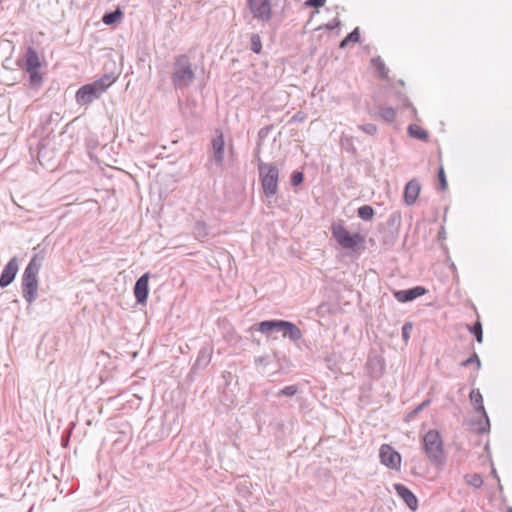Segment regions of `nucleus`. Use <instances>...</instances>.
Returning <instances> with one entry per match:
<instances>
[{
    "mask_svg": "<svg viewBox=\"0 0 512 512\" xmlns=\"http://www.w3.org/2000/svg\"><path fill=\"white\" fill-rule=\"evenodd\" d=\"M43 257L34 255L22 275V295L27 303H33L38 296V273Z\"/></svg>",
    "mask_w": 512,
    "mask_h": 512,
    "instance_id": "f257e3e1",
    "label": "nucleus"
},
{
    "mask_svg": "<svg viewBox=\"0 0 512 512\" xmlns=\"http://www.w3.org/2000/svg\"><path fill=\"white\" fill-rule=\"evenodd\" d=\"M195 78L192 64L187 55H178L174 59L173 72L171 76L172 84L176 89L189 87Z\"/></svg>",
    "mask_w": 512,
    "mask_h": 512,
    "instance_id": "f03ea898",
    "label": "nucleus"
},
{
    "mask_svg": "<svg viewBox=\"0 0 512 512\" xmlns=\"http://www.w3.org/2000/svg\"><path fill=\"white\" fill-rule=\"evenodd\" d=\"M423 451L429 461L435 465L444 462V445L440 433L431 429L422 438Z\"/></svg>",
    "mask_w": 512,
    "mask_h": 512,
    "instance_id": "7ed1b4c3",
    "label": "nucleus"
},
{
    "mask_svg": "<svg viewBox=\"0 0 512 512\" xmlns=\"http://www.w3.org/2000/svg\"><path fill=\"white\" fill-rule=\"evenodd\" d=\"M113 83L109 76H105L90 84H86L76 92V101L80 105H88L98 99L106 89Z\"/></svg>",
    "mask_w": 512,
    "mask_h": 512,
    "instance_id": "20e7f679",
    "label": "nucleus"
},
{
    "mask_svg": "<svg viewBox=\"0 0 512 512\" xmlns=\"http://www.w3.org/2000/svg\"><path fill=\"white\" fill-rule=\"evenodd\" d=\"M18 65L28 73L30 86L33 88L40 87L43 82L42 74L39 72L41 63L34 48L28 47L24 57L18 60Z\"/></svg>",
    "mask_w": 512,
    "mask_h": 512,
    "instance_id": "39448f33",
    "label": "nucleus"
},
{
    "mask_svg": "<svg viewBox=\"0 0 512 512\" xmlns=\"http://www.w3.org/2000/svg\"><path fill=\"white\" fill-rule=\"evenodd\" d=\"M258 172L265 196H274L278 192L279 169L273 163L258 159Z\"/></svg>",
    "mask_w": 512,
    "mask_h": 512,
    "instance_id": "423d86ee",
    "label": "nucleus"
},
{
    "mask_svg": "<svg viewBox=\"0 0 512 512\" xmlns=\"http://www.w3.org/2000/svg\"><path fill=\"white\" fill-rule=\"evenodd\" d=\"M331 233L337 243L344 249H356L365 241L359 233L350 234L341 223L332 224Z\"/></svg>",
    "mask_w": 512,
    "mask_h": 512,
    "instance_id": "0eeeda50",
    "label": "nucleus"
},
{
    "mask_svg": "<svg viewBox=\"0 0 512 512\" xmlns=\"http://www.w3.org/2000/svg\"><path fill=\"white\" fill-rule=\"evenodd\" d=\"M248 7L254 18L262 22H268L272 18L270 0H247Z\"/></svg>",
    "mask_w": 512,
    "mask_h": 512,
    "instance_id": "6e6552de",
    "label": "nucleus"
},
{
    "mask_svg": "<svg viewBox=\"0 0 512 512\" xmlns=\"http://www.w3.org/2000/svg\"><path fill=\"white\" fill-rule=\"evenodd\" d=\"M380 461L386 467L399 470L401 467V455L389 444H383L379 450Z\"/></svg>",
    "mask_w": 512,
    "mask_h": 512,
    "instance_id": "1a4fd4ad",
    "label": "nucleus"
},
{
    "mask_svg": "<svg viewBox=\"0 0 512 512\" xmlns=\"http://www.w3.org/2000/svg\"><path fill=\"white\" fill-rule=\"evenodd\" d=\"M470 400L472 404L475 406V409L477 412H479L484 420L479 422L478 432L479 433H485L490 428V422L488 415L485 411L484 405H483V398L482 394L479 390H472L470 393Z\"/></svg>",
    "mask_w": 512,
    "mask_h": 512,
    "instance_id": "9d476101",
    "label": "nucleus"
},
{
    "mask_svg": "<svg viewBox=\"0 0 512 512\" xmlns=\"http://www.w3.org/2000/svg\"><path fill=\"white\" fill-rule=\"evenodd\" d=\"M286 323L287 321L285 320H266L253 325L251 329H257L263 334H268L271 332H282L284 335Z\"/></svg>",
    "mask_w": 512,
    "mask_h": 512,
    "instance_id": "9b49d317",
    "label": "nucleus"
},
{
    "mask_svg": "<svg viewBox=\"0 0 512 512\" xmlns=\"http://www.w3.org/2000/svg\"><path fill=\"white\" fill-rule=\"evenodd\" d=\"M18 272V262L15 257L5 265L0 276V287L5 288L12 283Z\"/></svg>",
    "mask_w": 512,
    "mask_h": 512,
    "instance_id": "f8f14e48",
    "label": "nucleus"
},
{
    "mask_svg": "<svg viewBox=\"0 0 512 512\" xmlns=\"http://www.w3.org/2000/svg\"><path fill=\"white\" fill-rule=\"evenodd\" d=\"M150 275L149 273L143 274L135 283L134 286V295L138 303L143 304L146 302L149 288H148V282H149Z\"/></svg>",
    "mask_w": 512,
    "mask_h": 512,
    "instance_id": "ddd939ff",
    "label": "nucleus"
},
{
    "mask_svg": "<svg viewBox=\"0 0 512 512\" xmlns=\"http://www.w3.org/2000/svg\"><path fill=\"white\" fill-rule=\"evenodd\" d=\"M427 290L422 286H416L408 290H397L393 292L395 299L399 302H409L424 294Z\"/></svg>",
    "mask_w": 512,
    "mask_h": 512,
    "instance_id": "4468645a",
    "label": "nucleus"
},
{
    "mask_svg": "<svg viewBox=\"0 0 512 512\" xmlns=\"http://www.w3.org/2000/svg\"><path fill=\"white\" fill-rule=\"evenodd\" d=\"M212 152H213V160L217 166H222L224 162V137L220 132L217 136L212 139Z\"/></svg>",
    "mask_w": 512,
    "mask_h": 512,
    "instance_id": "2eb2a0df",
    "label": "nucleus"
},
{
    "mask_svg": "<svg viewBox=\"0 0 512 512\" xmlns=\"http://www.w3.org/2000/svg\"><path fill=\"white\" fill-rule=\"evenodd\" d=\"M394 489L406 505L413 511L418 508V500L416 496L403 484H395Z\"/></svg>",
    "mask_w": 512,
    "mask_h": 512,
    "instance_id": "dca6fc26",
    "label": "nucleus"
},
{
    "mask_svg": "<svg viewBox=\"0 0 512 512\" xmlns=\"http://www.w3.org/2000/svg\"><path fill=\"white\" fill-rule=\"evenodd\" d=\"M420 189H421V187L417 180H415V179L410 180L406 184L405 189H404V195H403L404 202L409 206L413 205L419 196Z\"/></svg>",
    "mask_w": 512,
    "mask_h": 512,
    "instance_id": "f3484780",
    "label": "nucleus"
},
{
    "mask_svg": "<svg viewBox=\"0 0 512 512\" xmlns=\"http://www.w3.org/2000/svg\"><path fill=\"white\" fill-rule=\"evenodd\" d=\"M212 358V347L203 346L198 354V357L195 361V366L198 368H205L211 361Z\"/></svg>",
    "mask_w": 512,
    "mask_h": 512,
    "instance_id": "a211bd4d",
    "label": "nucleus"
},
{
    "mask_svg": "<svg viewBox=\"0 0 512 512\" xmlns=\"http://www.w3.org/2000/svg\"><path fill=\"white\" fill-rule=\"evenodd\" d=\"M407 132L410 137L421 141H427L429 137L427 131L416 124L409 125Z\"/></svg>",
    "mask_w": 512,
    "mask_h": 512,
    "instance_id": "6ab92c4d",
    "label": "nucleus"
},
{
    "mask_svg": "<svg viewBox=\"0 0 512 512\" xmlns=\"http://www.w3.org/2000/svg\"><path fill=\"white\" fill-rule=\"evenodd\" d=\"M283 337H287L292 341H297L301 339L302 332L294 323L287 321Z\"/></svg>",
    "mask_w": 512,
    "mask_h": 512,
    "instance_id": "aec40b11",
    "label": "nucleus"
},
{
    "mask_svg": "<svg viewBox=\"0 0 512 512\" xmlns=\"http://www.w3.org/2000/svg\"><path fill=\"white\" fill-rule=\"evenodd\" d=\"M193 232H194L195 237L198 240L205 239L209 234L208 227H207L206 223L202 222V221H197L195 223Z\"/></svg>",
    "mask_w": 512,
    "mask_h": 512,
    "instance_id": "412c9836",
    "label": "nucleus"
},
{
    "mask_svg": "<svg viewBox=\"0 0 512 512\" xmlns=\"http://www.w3.org/2000/svg\"><path fill=\"white\" fill-rule=\"evenodd\" d=\"M379 116L388 123H391L396 118V110L392 107H380L378 111Z\"/></svg>",
    "mask_w": 512,
    "mask_h": 512,
    "instance_id": "4be33fe9",
    "label": "nucleus"
},
{
    "mask_svg": "<svg viewBox=\"0 0 512 512\" xmlns=\"http://www.w3.org/2000/svg\"><path fill=\"white\" fill-rule=\"evenodd\" d=\"M122 15H123L122 11L120 9H117L113 12L106 13L103 16L102 21L106 25H112V24L116 23L118 20H120Z\"/></svg>",
    "mask_w": 512,
    "mask_h": 512,
    "instance_id": "5701e85b",
    "label": "nucleus"
},
{
    "mask_svg": "<svg viewBox=\"0 0 512 512\" xmlns=\"http://www.w3.org/2000/svg\"><path fill=\"white\" fill-rule=\"evenodd\" d=\"M358 216L365 221H369L374 216V209L369 205H363L358 208Z\"/></svg>",
    "mask_w": 512,
    "mask_h": 512,
    "instance_id": "b1692460",
    "label": "nucleus"
},
{
    "mask_svg": "<svg viewBox=\"0 0 512 512\" xmlns=\"http://www.w3.org/2000/svg\"><path fill=\"white\" fill-rule=\"evenodd\" d=\"M360 40L359 29L355 28L351 33H349L341 42L339 47L345 48L350 42H358Z\"/></svg>",
    "mask_w": 512,
    "mask_h": 512,
    "instance_id": "393cba45",
    "label": "nucleus"
},
{
    "mask_svg": "<svg viewBox=\"0 0 512 512\" xmlns=\"http://www.w3.org/2000/svg\"><path fill=\"white\" fill-rule=\"evenodd\" d=\"M469 331L475 335L478 343L483 341L482 325L480 322H476L473 326H468Z\"/></svg>",
    "mask_w": 512,
    "mask_h": 512,
    "instance_id": "a878e982",
    "label": "nucleus"
},
{
    "mask_svg": "<svg viewBox=\"0 0 512 512\" xmlns=\"http://www.w3.org/2000/svg\"><path fill=\"white\" fill-rule=\"evenodd\" d=\"M250 41H251V50L254 53L259 54L262 50V42H261L260 36L258 34H252Z\"/></svg>",
    "mask_w": 512,
    "mask_h": 512,
    "instance_id": "bb28decb",
    "label": "nucleus"
},
{
    "mask_svg": "<svg viewBox=\"0 0 512 512\" xmlns=\"http://www.w3.org/2000/svg\"><path fill=\"white\" fill-rule=\"evenodd\" d=\"M466 481L469 485L479 488L483 484L482 477L479 474H471L466 476Z\"/></svg>",
    "mask_w": 512,
    "mask_h": 512,
    "instance_id": "cd10ccee",
    "label": "nucleus"
},
{
    "mask_svg": "<svg viewBox=\"0 0 512 512\" xmlns=\"http://www.w3.org/2000/svg\"><path fill=\"white\" fill-rule=\"evenodd\" d=\"M297 392H298V387H297L296 385H289V386H286V387H284L283 389H281V390L277 393V396H278V397H280V396L292 397V396H294Z\"/></svg>",
    "mask_w": 512,
    "mask_h": 512,
    "instance_id": "c85d7f7f",
    "label": "nucleus"
},
{
    "mask_svg": "<svg viewBox=\"0 0 512 512\" xmlns=\"http://www.w3.org/2000/svg\"><path fill=\"white\" fill-rule=\"evenodd\" d=\"M472 364H476V368L479 369L480 366H481V362L479 360V357L476 353H473L468 359H466L465 361H463L461 363V366L462 367H467L469 365H472Z\"/></svg>",
    "mask_w": 512,
    "mask_h": 512,
    "instance_id": "c756f323",
    "label": "nucleus"
},
{
    "mask_svg": "<svg viewBox=\"0 0 512 512\" xmlns=\"http://www.w3.org/2000/svg\"><path fill=\"white\" fill-rule=\"evenodd\" d=\"M358 128L371 136H374L377 133V126L372 123L359 125Z\"/></svg>",
    "mask_w": 512,
    "mask_h": 512,
    "instance_id": "7c9ffc66",
    "label": "nucleus"
},
{
    "mask_svg": "<svg viewBox=\"0 0 512 512\" xmlns=\"http://www.w3.org/2000/svg\"><path fill=\"white\" fill-rule=\"evenodd\" d=\"M304 180V175L302 172H298V171H295L293 172L292 176H291V184L293 186H298L300 185Z\"/></svg>",
    "mask_w": 512,
    "mask_h": 512,
    "instance_id": "2f4dec72",
    "label": "nucleus"
},
{
    "mask_svg": "<svg viewBox=\"0 0 512 512\" xmlns=\"http://www.w3.org/2000/svg\"><path fill=\"white\" fill-rule=\"evenodd\" d=\"M438 179H439V184H440L441 190H445L447 188V181H446L445 172H444L443 167H441L439 169Z\"/></svg>",
    "mask_w": 512,
    "mask_h": 512,
    "instance_id": "473e14b6",
    "label": "nucleus"
},
{
    "mask_svg": "<svg viewBox=\"0 0 512 512\" xmlns=\"http://www.w3.org/2000/svg\"><path fill=\"white\" fill-rule=\"evenodd\" d=\"M411 329H412V324L411 323H405L403 325V327H402V337H403L404 340H408Z\"/></svg>",
    "mask_w": 512,
    "mask_h": 512,
    "instance_id": "72a5a7b5",
    "label": "nucleus"
},
{
    "mask_svg": "<svg viewBox=\"0 0 512 512\" xmlns=\"http://www.w3.org/2000/svg\"><path fill=\"white\" fill-rule=\"evenodd\" d=\"M325 1L326 0H307L305 4L309 7H321L325 4Z\"/></svg>",
    "mask_w": 512,
    "mask_h": 512,
    "instance_id": "f704fd0d",
    "label": "nucleus"
},
{
    "mask_svg": "<svg viewBox=\"0 0 512 512\" xmlns=\"http://www.w3.org/2000/svg\"><path fill=\"white\" fill-rule=\"evenodd\" d=\"M430 404V400L429 399H426L424 400L421 404H419L415 409H414V413H419L421 412L425 407H427L428 405Z\"/></svg>",
    "mask_w": 512,
    "mask_h": 512,
    "instance_id": "c9c22d12",
    "label": "nucleus"
},
{
    "mask_svg": "<svg viewBox=\"0 0 512 512\" xmlns=\"http://www.w3.org/2000/svg\"><path fill=\"white\" fill-rule=\"evenodd\" d=\"M373 61L375 63H377V68H378L379 72L381 73V75L383 77H385V64L380 59L373 60Z\"/></svg>",
    "mask_w": 512,
    "mask_h": 512,
    "instance_id": "e433bc0d",
    "label": "nucleus"
},
{
    "mask_svg": "<svg viewBox=\"0 0 512 512\" xmlns=\"http://www.w3.org/2000/svg\"><path fill=\"white\" fill-rule=\"evenodd\" d=\"M255 364L258 366H266L267 365V357L266 356L256 357Z\"/></svg>",
    "mask_w": 512,
    "mask_h": 512,
    "instance_id": "4c0bfd02",
    "label": "nucleus"
},
{
    "mask_svg": "<svg viewBox=\"0 0 512 512\" xmlns=\"http://www.w3.org/2000/svg\"><path fill=\"white\" fill-rule=\"evenodd\" d=\"M46 151L44 149H40L38 152V159L42 162V159L45 157Z\"/></svg>",
    "mask_w": 512,
    "mask_h": 512,
    "instance_id": "58836bf2",
    "label": "nucleus"
},
{
    "mask_svg": "<svg viewBox=\"0 0 512 512\" xmlns=\"http://www.w3.org/2000/svg\"><path fill=\"white\" fill-rule=\"evenodd\" d=\"M417 415V413H414V409L407 415V421H410L412 420L415 416Z\"/></svg>",
    "mask_w": 512,
    "mask_h": 512,
    "instance_id": "ea45409f",
    "label": "nucleus"
},
{
    "mask_svg": "<svg viewBox=\"0 0 512 512\" xmlns=\"http://www.w3.org/2000/svg\"><path fill=\"white\" fill-rule=\"evenodd\" d=\"M327 28H328L329 30H332V29H334V28H335V24H333V23H329V24H327Z\"/></svg>",
    "mask_w": 512,
    "mask_h": 512,
    "instance_id": "a19ab883",
    "label": "nucleus"
},
{
    "mask_svg": "<svg viewBox=\"0 0 512 512\" xmlns=\"http://www.w3.org/2000/svg\"><path fill=\"white\" fill-rule=\"evenodd\" d=\"M492 474L499 480V478H498V476L496 474V470L495 469L492 470Z\"/></svg>",
    "mask_w": 512,
    "mask_h": 512,
    "instance_id": "79ce46f5",
    "label": "nucleus"
},
{
    "mask_svg": "<svg viewBox=\"0 0 512 512\" xmlns=\"http://www.w3.org/2000/svg\"><path fill=\"white\" fill-rule=\"evenodd\" d=\"M508 512H512V508H510V509L508 510Z\"/></svg>",
    "mask_w": 512,
    "mask_h": 512,
    "instance_id": "37998d69",
    "label": "nucleus"
}]
</instances>
